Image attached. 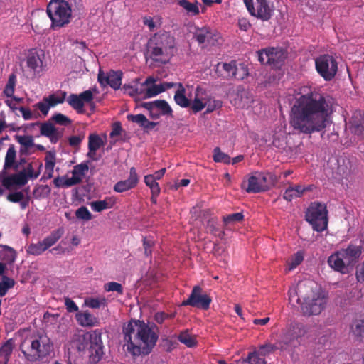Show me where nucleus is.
<instances>
[{"instance_id":"nucleus-55","label":"nucleus","mask_w":364,"mask_h":364,"mask_svg":"<svg viewBox=\"0 0 364 364\" xmlns=\"http://www.w3.org/2000/svg\"><path fill=\"white\" fill-rule=\"evenodd\" d=\"M51 119L54 121L55 124L61 126H68L72 123V120L69 117L61 113L55 114Z\"/></svg>"},{"instance_id":"nucleus-7","label":"nucleus","mask_w":364,"mask_h":364,"mask_svg":"<svg viewBox=\"0 0 364 364\" xmlns=\"http://www.w3.org/2000/svg\"><path fill=\"white\" fill-rule=\"evenodd\" d=\"M77 348L80 352L87 350L91 363H98L104 355L101 330L95 329L80 336Z\"/></svg>"},{"instance_id":"nucleus-28","label":"nucleus","mask_w":364,"mask_h":364,"mask_svg":"<svg viewBox=\"0 0 364 364\" xmlns=\"http://www.w3.org/2000/svg\"><path fill=\"white\" fill-rule=\"evenodd\" d=\"M75 318L81 326L91 327L95 326L97 323V318L88 311H78L75 314Z\"/></svg>"},{"instance_id":"nucleus-56","label":"nucleus","mask_w":364,"mask_h":364,"mask_svg":"<svg viewBox=\"0 0 364 364\" xmlns=\"http://www.w3.org/2000/svg\"><path fill=\"white\" fill-rule=\"evenodd\" d=\"M245 361L249 364H266L265 358L261 357L256 351L250 353Z\"/></svg>"},{"instance_id":"nucleus-22","label":"nucleus","mask_w":364,"mask_h":364,"mask_svg":"<svg viewBox=\"0 0 364 364\" xmlns=\"http://www.w3.org/2000/svg\"><path fill=\"white\" fill-rule=\"evenodd\" d=\"M351 132L361 138L364 137V114L360 111L353 113L350 121Z\"/></svg>"},{"instance_id":"nucleus-53","label":"nucleus","mask_w":364,"mask_h":364,"mask_svg":"<svg viewBox=\"0 0 364 364\" xmlns=\"http://www.w3.org/2000/svg\"><path fill=\"white\" fill-rule=\"evenodd\" d=\"M104 289L107 292L116 291L119 295H122L124 294V289L122 284L116 282H109L106 283L104 285Z\"/></svg>"},{"instance_id":"nucleus-39","label":"nucleus","mask_w":364,"mask_h":364,"mask_svg":"<svg viewBox=\"0 0 364 364\" xmlns=\"http://www.w3.org/2000/svg\"><path fill=\"white\" fill-rule=\"evenodd\" d=\"M105 141L97 134H90L88 136V149L97 151L104 146Z\"/></svg>"},{"instance_id":"nucleus-23","label":"nucleus","mask_w":364,"mask_h":364,"mask_svg":"<svg viewBox=\"0 0 364 364\" xmlns=\"http://www.w3.org/2000/svg\"><path fill=\"white\" fill-rule=\"evenodd\" d=\"M205 90L200 87H197L195 93V98L191 104V108L194 113L201 111L208 104L209 100L206 97H203Z\"/></svg>"},{"instance_id":"nucleus-61","label":"nucleus","mask_w":364,"mask_h":364,"mask_svg":"<svg viewBox=\"0 0 364 364\" xmlns=\"http://www.w3.org/2000/svg\"><path fill=\"white\" fill-rule=\"evenodd\" d=\"M79 96H80L82 102H83V104L89 103L91 105H94V102H92L93 99H94V95H93V92L90 90H85L84 92H81L79 95Z\"/></svg>"},{"instance_id":"nucleus-9","label":"nucleus","mask_w":364,"mask_h":364,"mask_svg":"<svg viewBox=\"0 0 364 364\" xmlns=\"http://www.w3.org/2000/svg\"><path fill=\"white\" fill-rule=\"evenodd\" d=\"M328 210L326 205L323 203L314 202L311 203L306 212V220L317 232H322L328 226Z\"/></svg>"},{"instance_id":"nucleus-64","label":"nucleus","mask_w":364,"mask_h":364,"mask_svg":"<svg viewBox=\"0 0 364 364\" xmlns=\"http://www.w3.org/2000/svg\"><path fill=\"white\" fill-rule=\"evenodd\" d=\"M84 139V135H82V136H77V135H74V136H71L69 139H68V141H69V144L71 146H77L80 144V143L82 142V141Z\"/></svg>"},{"instance_id":"nucleus-3","label":"nucleus","mask_w":364,"mask_h":364,"mask_svg":"<svg viewBox=\"0 0 364 364\" xmlns=\"http://www.w3.org/2000/svg\"><path fill=\"white\" fill-rule=\"evenodd\" d=\"M328 299V294L314 281L307 279L299 283L296 301L300 305L303 316L321 314L326 307Z\"/></svg>"},{"instance_id":"nucleus-35","label":"nucleus","mask_w":364,"mask_h":364,"mask_svg":"<svg viewBox=\"0 0 364 364\" xmlns=\"http://www.w3.org/2000/svg\"><path fill=\"white\" fill-rule=\"evenodd\" d=\"M80 183V179L75 178V177H71V178H66V177H57L53 180V183L55 187L60 188V187H70L74 185L79 184Z\"/></svg>"},{"instance_id":"nucleus-43","label":"nucleus","mask_w":364,"mask_h":364,"mask_svg":"<svg viewBox=\"0 0 364 364\" xmlns=\"http://www.w3.org/2000/svg\"><path fill=\"white\" fill-rule=\"evenodd\" d=\"M281 346L282 344L279 343V340H278L274 344L267 343L262 345L259 347V350L256 352L258 353L261 357L264 358L266 355L274 352L275 350H282Z\"/></svg>"},{"instance_id":"nucleus-18","label":"nucleus","mask_w":364,"mask_h":364,"mask_svg":"<svg viewBox=\"0 0 364 364\" xmlns=\"http://www.w3.org/2000/svg\"><path fill=\"white\" fill-rule=\"evenodd\" d=\"M219 38V34L216 31L207 26L197 28L193 33V38L200 45L207 43L209 46H215Z\"/></svg>"},{"instance_id":"nucleus-31","label":"nucleus","mask_w":364,"mask_h":364,"mask_svg":"<svg viewBox=\"0 0 364 364\" xmlns=\"http://www.w3.org/2000/svg\"><path fill=\"white\" fill-rule=\"evenodd\" d=\"M16 259V250L6 245H1L0 248V259L9 264L14 263Z\"/></svg>"},{"instance_id":"nucleus-17","label":"nucleus","mask_w":364,"mask_h":364,"mask_svg":"<svg viewBox=\"0 0 364 364\" xmlns=\"http://www.w3.org/2000/svg\"><path fill=\"white\" fill-rule=\"evenodd\" d=\"M6 170L3 169L0 172V180L2 186L10 190L14 186H23L27 183V176L25 171L6 176Z\"/></svg>"},{"instance_id":"nucleus-20","label":"nucleus","mask_w":364,"mask_h":364,"mask_svg":"<svg viewBox=\"0 0 364 364\" xmlns=\"http://www.w3.org/2000/svg\"><path fill=\"white\" fill-rule=\"evenodd\" d=\"M39 126L40 133L42 136L49 138L53 144H56L62 137V133L58 131L55 126L50 122L33 123L32 126Z\"/></svg>"},{"instance_id":"nucleus-8","label":"nucleus","mask_w":364,"mask_h":364,"mask_svg":"<svg viewBox=\"0 0 364 364\" xmlns=\"http://www.w3.org/2000/svg\"><path fill=\"white\" fill-rule=\"evenodd\" d=\"M46 11L51 20L52 28H61L70 23L72 10L65 0H52L48 4Z\"/></svg>"},{"instance_id":"nucleus-5","label":"nucleus","mask_w":364,"mask_h":364,"mask_svg":"<svg viewBox=\"0 0 364 364\" xmlns=\"http://www.w3.org/2000/svg\"><path fill=\"white\" fill-rule=\"evenodd\" d=\"M20 350L26 361L33 363L49 356L53 350V343L46 333L38 332L25 339L20 345Z\"/></svg>"},{"instance_id":"nucleus-45","label":"nucleus","mask_w":364,"mask_h":364,"mask_svg":"<svg viewBox=\"0 0 364 364\" xmlns=\"http://www.w3.org/2000/svg\"><path fill=\"white\" fill-rule=\"evenodd\" d=\"M15 285L14 279L7 276H3L0 282V296H4L6 294L9 289L13 288Z\"/></svg>"},{"instance_id":"nucleus-63","label":"nucleus","mask_w":364,"mask_h":364,"mask_svg":"<svg viewBox=\"0 0 364 364\" xmlns=\"http://www.w3.org/2000/svg\"><path fill=\"white\" fill-rule=\"evenodd\" d=\"M23 198L24 195L21 191L11 193L7 196V200L12 203H19L23 199Z\"/></svg>"},{"instance_id":"nucleus-44","label":"nucleus","mask_w":364,"mask_h":364,"mask_svg":"<svg viewBox=\"0 0 364 364\" xmlns=\"http://www.w3.org/2000/svg\"><path fill=\"white\" fill-rule=\"evenodd\" d=\"M155 108L161 111L162 115L172 116L173 110L168 103L164 100L153 101Z\"/></svg>"},{"instance_id":"nucleus-1","label":"nucleus","mask_w":364,"mask_h":364,"mask_svg":"<svg viewBox=\"0 0 364 364\" xmlns=\"http://www.w3.org/2000/svg\"><path fill=\"white\" fill-rule=\"evenodd\" d=\"M332 98L316 89L295 99L290 112V125L299 133L311 134L324 129L332 112Z\"/></svg>"},{"instance_id":"nucleus-46","label":"nucleus","mask_w":364,"mask_h":364,"mask_svg":"<svg viewBox=\"0 0 364 364\" xmlns=\"http://www.w3.org/2000/svg\"><path fill=\"white\" fill-rule=\"evenodd\" d=\"M213 160L217 163H223L225 164H229L231 161L230 156L223 152L219 147H215L213 149Z\"/></svg>"},{"instance_id":"nucleus-24","label":"nucleus","mask_w":364,"mask_h":364,"mask_svg":"<svg viewBox=\"0 0 364 364\" xmlns=\"http://www.w3.org/2000/svg\"><path fill=\"white\" fill-rule=\"evenodd\" d=\"M155 82V78L150 76L148 77L146 80L141 84L139 87L137 86L124 85L123 86V89L124 90L125 93L131 97L141 96L143 98L144 87L152 85V83H154Z\"/></svg>"},{"instance_id":"nucleus-37","label":"nucleus","mask_w":364,"mask_h":364,"mask_svg":"<svg viewBox=\"0 0 364 364\" xmlns=\"http://www.w3.org/2000/svg\"><path fill=\"white\" fill-rule=\"evenodd\" d=\"M14 346V341L13 339L7 340L0 348V357H3L4 364H6L9 360L10 356L12 353Z\"/></svg>"},{"instance_id":"nucleus-59","label":"nucleus","mask_w":364,"mask_h":364,"mask_svg":"<svg viewBox=\"0 0 364 364\" xmlns=\"http://www.w3.org/2000/svg\"><path fill=\"white\" fill-rule=\"evenodd\" d=\"M236 62L232 60L230 63H223L222 64L223 69L226 73V77H232L234 71L236 70Z\"/></svg>"},{"instance_id":"nucleus-57","label":"nucleus","mask_w":364,"mask_h":364,"mask_svg":"<svg viewBox=\"0 0 364 364\" xmlns=\"http://www.w3.org/2000/svg\"><path fill=\"white\" fill-rule=\"evenodd\" d=\"M75 216L84 220H90L92 218V214L85 206L80 207L75 212Z\"/></svg>"},{"instance_id":"nucleus-16","label":"nucleus","mask_w":364,"mask_h":364,"mask_svg":"<svg viewBox=\"0 0 364 364\" xmlns=\"http://www.w3.org/2000/svg\"><path fill=\"white\" fill-rule=\"evenodd\" d=\"M122 72L110 70L105 74L100 70L97 80L102 87L109 85L114 90H118L122 85Z\"/></svg>"},{"instance_id":"nucleus-38","label":"nucleus","mask_w":364,"mask_h":364,"mask_svg":"<svg viewBox=\"0 0 364 364\" xmlns=\"http://www.w3.org/2000/svg\"><path fill=\"white\" fill-rule=\"evenodd\" d=\"M174 100L176 104L182 107H188L191 105L190 100L185 96V89L181 84L179 85V88L175 93Z\"/></svg>"},{"instance_id":"nucleus-51","label":"nucleus","mask_w":364,"mask_h":364,"mask_svg":"<svg viewBox=\"0 0 364 364\" xmlns=\"http://www.w3.org/2000/svg\"><path fill=\"white\" fill-rule=\"evenodd\" d=\"M178 4L186 10L188 13H191L193 15H198L199 14V9L196 3H191L188 0H178Z\"/></svg>"},{"instance_id":"nucleus-26","label":"nucleus","mask_w":364,"mask_h":364,"mask_svg":"<svg viewBox=\"0 0 364 364\" xmlns=\"http://www.w3.org/2000/svg\"><path fill=\"white\" fill-rule=\"evenodd\" d=\"M328 263L334 270L342 274L348 272V267L341 257L339 252H336L328 257Z\"/></svg>"},{"instance_id":"nucleus-12","label":"nucleus","mask_w":364,"mask_h":364,"mask_svg":"<svg viewBox=\"0 0 364 364\" xmlns=\"http://www.w3.org/2000/svg\"><path fill=\"white\" fill-rule=\"evenodd\" d=\"M63 229L58 228L50 232L42 241L38 243H31L26 247V252L29 255H41L46 250L54 245L63 235Z\"/></svg>"},{"instance_id":"nucleus-25","label":"nucleus","mask_w":364,"mask_h":364,"mask_svg":"<svg viewBox=\"0 0 364 364\" xmlns=\"http://www.w3.org/2000/svg\"><path fill=\"white\" fill-rule=\"evenodd\" d=\"M127 117L129 121L136 123L146 132L153 129L159 124V122L149 121L146 116L142 114H129Z\"/></svg>"},{"instance_id":"nucleus-48","label":"nucleus","mask_w":364,"mask_h":364,"mask_svg":"<svg viewBox=\"0 0 364 364\" xmlns=\"http://www.w3.org/2000/svg\"><path fill=\"white\" fill-rule=\"evenodd\" d=\"M85 304L92 309H99L102 306H107V300L105 297L100 298H87L85 299Z\"/></svg>"},{"instance_id":"nucleus-50","label":"nucleus","mask_w":364,"mask_h":364,"mask_svg":"<svg viewBox=\"0 0 364 364\" xmlns=\"http://www.w3.org/2000/svg\"><path fill=\"white\" fill-rule=\"evenodd\" d=\"M66 97V92H62L61 96H57L55 94L50 95L48 97H44V101L48 102L50 107H55L58 104L64 102Z\"/></svg>"},{"instance_id":"nucleus-4","label":"nucleus","mask_w":364,"mask_h":364,"mask_svg":"<svg viewBox=\"0 0 364 364\" xmlns=\"http://www.w3.org/2000/svg\"><path fill=\"white\" fill-rule=\"evenodd\" d=\"M176 50L175 38L164 31L154 34L146 45V56L163 64L168 62Z\"/></svg>"},{"instance_id":"nucleus-30","label":"nucleus","mask_w":364,"mask_h":364,"mask_svg":"<svg viewBox=\"0 0 364 364\" xmlns=\"http://www.w3.org/2000/svg\"><path fill=\"white\" fill-rule=\"evenodd\" d=\"M350 332L356 341H364V318L355 319L350 325Z\"/></svg>"},{"instance_id":"nucleus-15","label":"nucleus","mask_w":364,"mask_h":364,"mask_svg":"<svg viewBox=\"0 0 364 364\" xmlns=\"http://www.w3.org/2000/svg\"><path fill=\"white\" fill-rule=\"evenodd\" d=\"M244 2L252 16L262 21H268L271 18L273 10L267 0H244Z\"/></svg>"},{"instance_id":"nucleus-33","label":"nucleus","mask_w":364,"mask_h":364,"mask_svg":"<svg viewBox=\"0 0 364 364\" xmlns=\"http://www.w3.org/2000/svg\"><path fill=\"white\" fill-rule=\"evenodd\" d=\"M304 190L301 185H296L295 187L289 186L285 190L283 198L287 201L291 202L293 199L302 196Z\"/></svg>"},{"instance_id":"nucleus-34","label":"nucleus","mask_w":364,"mask_h":364,"mask_svg":"<svg viewBox=\"0 0 364 364\" xmlns=\"http://www.w3.org/2000/svg\"><path fill=\"white\" fill-rule=\"evenodd\" d=\"M14 138L21 145L20 149L21 154L26 153L28 149L35 145L33 138L31 135H15Z\"/></svg>"},{"instance_id":"nucleus-60","label":"nucleus","mask_w":364,"mask_h":364,"mask_svg":"<svg viewBox=\"0 0 364 364\" xmlns=\"http://www.w3.org/2000/svg\"><path fill=\"white\" fill-rule=\"evenodd\" d=\"M304 260V254L302 252H297L292 257L289 263V269L291 270L299 266Z\"/></svg>"},{"instance_id":"nucleus-42","label":"nucleus","mask_w":364,"mask_h":364,"mask_svg":"<svg viewBox=\"0 0 364 364\" xmlns=\"http://www.w3.org/2000/svg\"><path fill=\"white\" fill-rule=\"evenodd\" d=\"M244 219V215L242 213H235L224 215L223 217V222L224 226L235 225L237 223L242 222Z\"/></svg>"},{"instance_id":"nucleus-62","label":"nucleus","mask_w":364,"mask_h":364,"mask_svg":"<svg viewBox=\"0 0 364 364\" xmlns=\"http://www.w3.org/2000/svg\"><path fill=\"white\" fill-rule=\"evenodd\" d=\"M65 306L66 310L69 313L78 311V306L77 304L69 297L65 298Z\"/></svg>"},{"instance_id":"nucleus-52","label":"nucleus","mask_w":364,"mask_h":364,"mask_svg":"<svg viewBox=\"0 0 364 364\" xmlns=\"http://www.w3.org/2000/svg\"><path fill=\"white\" fill-rule=\"evenodd\" d=\"M26 63L28 68L36 71L37 68L41 65L42 60L40 58L39 55L35 53H31L28 56Z\"/></svg>"},{"instance_id":"nucleus-36","label":"nucleus","mask_w":364,"mask_h":364,"mask_svg":"<svg viewBox=\"0 0 364 364\" xmlns=\"http://www.w3.org/2000/svg\"><path fill=\"white\" fill-rule=\"evenodd\" d=\"M66 101L70 106H71L75 110L77 111V113H84V104L82 102L79 95L71 94L67 97Z\"/></svg>"},{"instance_id":"nucleus-14","label":"nucleus","mask_w":364,"mask_h":364,"mask_svg":"<svg viewBox=\"0 0 364 364\" xmlns=\"http://www.w3.org/2000/svg\"><path fill=\"white\" fill-rule=\"evenodd\" d=\"M212 302V299L207 294H203L202 288L196 285L193 287L191 294L186 300L183 301L182 306H191L203 310H208Z\"/></svg>"},{"instance_id":"nucleus-49","label":"nucleus","mask_w":364,"mask_h":364,"mask_svg":"<svg viewBox=\"0 0 364 364\" xmlns=\"http://www.w3.org/2000/svg\"><path fill=\"white\" fill-rule=\"evenodd\" d=\"M144 183L151 189V194L159 196L161 192L160 186L151 175H147L144 177Z\"/></svg>"},{"instance_id":"nucleus-21","label":"nucleus","mask_w":364,"mask_h":364,"mask_svg":"<svg viewBox=\"0 0 364 364\" xmlns=\"http://www.w3.org/2000/svg\"><path fill=\"white\" fill-rule=\"evenodd\" d=\"M139 182V177L134 167H132L129 178L127 180L117 182L113 187V190L117 193H123L134 188Z\"/></svg>"},{"instance_id":"nucleus-54","label":"nucleus","mask_w":364,"mask_h":364,"mask_svg":"<svg viewBox=\"0 0 364 364\" xmlns=\"http://www.w3.org/2000/svg\"><path fill=\"white\" fill-rule=\"evenodd\" d=\"M248 75V70L245 65L243 63L239 65H236V70L234 71L232 78L237 80H243Z\"/></svg>"},{"instance_id":"nucleus-41","label":"nucleus","mask_w":364,"mask_h":364,"mask_svg":"<svg viewBox=\"0 0 364 364\" xmlns=\"http://www.w3.org/2000/svg\"><path fill=\"white\" fill-rule=\"evenodd\" d=\"M90 163L89 161H84L83 163H81L80 164H77L73 167V169L72 171V177H75L79 179H80V182L82 180V177L85 175V173L89 170L88 164Z\"/></svg>"},{"instance_id":"nucleus-10","label":"nucleus","mask_w":364,"mask_h":364,"mask_svg":"<svg viewBox=\"0 0 364 364\" xmlns=\"http://www.w3.org/2000/svg\"><path fill=\"white\" fill-rule=\"evenodd\" d=\"M258 60L263 65H268L272 68L282 66L287 58L286 52L278 48H267L257 51Z\"/></svg>"},{"instance_id":"nucleus-32","label":"nucleus","mask_w":364,"mask_h":364,"mask_svg":"<svg viewBox=\"0 0 364 364\" xmlns=\"http://www.w3.org/2000/svg\"><path fill=\"white\" fill-rule=\"evenodd\" d=\"M16 151L14 144H10L5 156L4 169L7 170L11 168H16L18 165L16 164Z\"/></svg>"},{"instance_id":"nucleus-6","label":"nucleus","mask_w":364,"mask_h":364,"mask_svg":"<svg viewBox=\"0 0 364 364\" xmlns=\"http://www.w3.org/2000/svg\"><path fill=\"white\" fill-rule=\"evenodd\" d=\"M306 336L307 338H315L317 336L316 327L304 325L299 322H291L282 329L279 343L282 350L289 349L299 338Z\"/></svg>"},{"instance_id":"nucleus-11","label":"nucleus","mask_w":364,"mask_h":364,"mask_svg":"<svg viewBox=\"0 0 364 364\" xmlns=\"http://www.w3.org/2000/svg\"><path fill=\"white\" fill-rule=\"evenodd\" d=\"M315 67L317 73L326 80L331 81L338 71V63L331 55L324 54L315 60Z\"/></svg>"},{"instance_id":"nucleus-27","label":"nucleus","mask_w":364,"mask_h":364,"mask_svg":"<svg viewBox=\"0 0 364 364\" xmlns=\"http://www.w3.org/2000/svg\"><path fill=\"white\" fill-rule=\"evenodd\" d=\"M266 181V178L263 176H259V177H256L255 176H252L248 178L247 187L246 188V191L247 193H259L265 191L262 182Z\"/></svg>"},{"instance_id":"nucleus-40","label":"nucleus","mask_w":364,"mask_h":364,"mask_svg":"<svg viewBox=\"0 0 364 364\" xmlns=\"http://www.w3.org/2000/svg\"><path fill=\"white\" fill-rule=\"evenodd\" d=\"M153 85L150 87H146L147 86L144 87V92H143V99H148L156 96L157 95L165 91V88H164L161 84Z\"/></svg>"},{"instance_id":"nucleus-58","label":"nucleus","mask_w":364,"mask_h":364,"mask_svg":"<svg viewBox=\"0 0 364 364\" xmlns=\"http://www.w3.org/2000/svg\"><path fill=\"white\" fill-rule=\"evenodd\" d=\"M55 153L48 151L45 157V168L54 169L55 165Z\"/></svg>"},{"instance_id":"nucleus-2","label":"nucleus","mask_w":364,"mask_h":364,"mask_svg":"<svg viewBox=\"0 0 364 364\" xmlns=\"http://www.w3.org/2000/svg\"><path fill=\"white\" fill-rule=\"evenodd\" d=\"M158 328L155 324L143 321L131 320L123 326L124 346L133 356L149 355L159 338Z\"/></svg>"},{"instance_id":"nucleus-19","label":"nucleus","mask_w":364,"mask_h":364,"mask_svg":"<svg viewBox=\"0 0 364 364\" xmlns=\"http://www.w3.org/2000/svg\"><path fill=\"white\" fill-rule=\"evenodd\" d=\"M348 267H353L359 260L361 255V248L354 245H350L346 249L338 251Z\"/></svg>"},{"instance_id":"nucleus-13","label":"nucleus","mask_w":364,"mask_h":364,"mask_svg":"<svg viewBox=\"0 0 364 364\" xmlns=\"http://www.w3.org/2000/svg\"><path fill=\"white\" fill-rule=\"evenodd\" d=\"M16 84V76L11 73L6 82L5 87L0 95L1 98H4V103L13 111L19 110L18 105L23 102V98L14 95L15 87Z\"/></svg>"},{"instance_id":"nucleus-47","label":"nucleus","mask_w":364,"mask_h":364,"mask_svg":"<svg viewBox=\"0 0 364 364\" xmlns=\"http://www.w3.org/2000/svg\"><path fill=\"white\" fill-rule=\"evenodd\" d=\"M178 341L188 348L194 347L197 342L196 338L188 333V331L181 332L178 336Z\"/></svg>"},{"instance_id":"nucleus-29","label":"nucleus","mask_w":364,"mask_h":364,"mask_svg":"<svg viewBox=\"0 0 364 364\" xmlns=\"http://www.w3.org/2000/svg\"><path fill=\"white\" fill-rule=\"evenodd\" d=\"M116 203V199L114 197L107 196L102 200L92 201L90 205L95 212H102L104 210L112 208Z\"/></svg>"}]
</instances>
